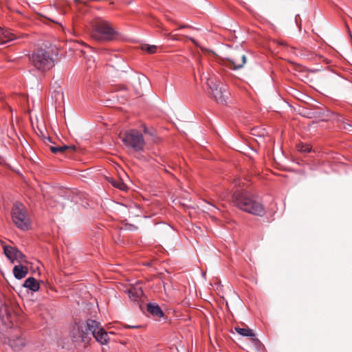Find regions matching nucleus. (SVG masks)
Here are the masks:
<instances>
[{
  "instance_id": "dca6fc26",
  "label": "nucleus",
  "mask_w": 352,
  "mask_h": 352,
  "mask_svg": "<svg viewBox=\"0 0 352 352\" xmlns=\"http://www.w3.org/2000/svg\"><path fill=\"white\" fill-rule=\"evenodd\" d=\"M13 274L16 279H21L24 278L27 274V268L22 265H15L13 269Z\"/></svg>"
},
{
  "instance_id": "9d476101",
  "label": "nucleus",
  "mask_w": 352,
  "mask_h": 352,
  "mask_svg": "<svg viewBox=\"0 0 352 352\" xmlns=\"http://www.w3.org/2000/svg\"><path fill=\"white\" fill-rule=\"evenodd\" d=\"M3 251L5 255L12 261L21 258L23 256V254L20 251H19L16 248L12 246L5 245L3 247Z\"/></svg>"
},
{
  "instance_id": "6ab92c4d",
  "label": "nucleus",
  "mask_w": 352,
  "mask_h": 352,
  "mask_svg": "<svg viewBox=\"0 0 352 352\" xmlns=\"http://www.w3.org/2000/svg\"><path fill=\"white\" fill-rule=\"evenodd\" d=\"M111 183L114 187L119 188L122 190H126L127 189L126 185L120 179L112 180Z\"/></svg>"
},
{
  "instance_id": "f8f14e48",
  "label": "nucleus",
  "mask_w": 352,
  "mask_h": 352,
  "mask_svg": "<svg viewBox=\"0 0 352 352\" xmlns=\"http://www.w3.org/2000/svg\"><path fill=\"white\" fill-rule=\"evenodd\" d=\"M9 345L12 350L19 351L25 345V342L21 336H14L9 339Z\"/></svg>"
},
{
  "instance_id": "2eb2a0df",
  "label": "nucleus",
  "mask_w": 352,
  "mask_h": 352,
  "mask_svg": "<svg viewBox=\"0 0 352 352\" xmlns=\"http://www.w3.org/2000/svg\"><path fill=\"white\" fill-rule=\"evenodd\" d=\"M23 285L24 287L28 288L32 292H37L40 288L38 283L33 277H29L27 278Z\"/></svg>"
},
{
  "instance_id": "39448f33",
  "label": "nucleus",
  "mask_w": 352,
  "mask_h": 352,
  "mask_svg": "<svg viewBox=\"0 0 352 352\" xmlns=\"http://www.w3.org/2000/svg\"><path fill=\"white\" fill-rule=\"evenodd\" d=\"M206 83L209 89V96L218 104H226L228 99L227 86L221 83L220 80L214 76L207 78Z\"/></svg>"
},
{
  "instance_id": "f257e3e1",
  "label": "nucleus",
  "mask_w": 352,
  "mask_h": 352,
  "mask_svg": "<svg viewBox=\"0 0 352 352\" xmlns=\"http://www.w3.org/2000/svg\"><path fill=\"white\" fill-rule=\"evenodd\" d=\"M72 336L76 342H87L89 335L91 334L96 340L100 344H107L109 341V334L112 332H107L99 322L88 319L85 323L74 326L72 330Z\"/></svg>"
},
{
  "instance_id": "c85d7f7f",
  "label": "nucleus",
  "mask_w": 352,
  "mask_h": 352,
  "mask_svg": "<svg viewBox=\"0 0 352 352\" xmlns=\"http://www.w3.org/2000/svg\"><path fill=\"white\" fill-rule=\"evenodd\" d=\"M136 296H139V293L138 292H136Z\"/></svg>"
},
{
  "instance_id": "f03ea898",
  "label": "nucleus",
  "mask_w": 352,
  "mask_h": 352,
  "mask_svg": "<svg viewBox=\"0 0 352 352\" xmlns=\"http://www.w3.org/2000/svg\"><path fill=\"white\" fill-rule=\"evenodd\" d=\"M233 201L239 209L245 212L258 216H263L265 214L263 205L247 191L235 192L233 195Z\"/></svg>"
},
{
  "instance_id": "393cba45",
  "label": "nucleus",
  "mask_w": 352,
  "mask_h": 352,
  "mask_svg": "<svg viewBox=\"0 0 352 352\" xmlns=\"http://www.w3.org/2000/svg\"><path fill=\"white\" fill-rule=\"evenodd\" d=\"M298 16H299V15H296L295 21H296L297 25L300 27V25L298 24Z\"/></svg>"
},
{
  "instance_id": "aec40b11",
  "label": "nucleus",
  "mask_w": 352,
  "mask_h": 352,
  "mask_svg": "<svg viewBox=\"0 0 352 352\" xmlns=\"http://www.w3.org/2000/svg\"><path fill=\"white\" fill-rule=\"evenodd\" d=\"M96 67L95 59L92 56L86 58V67L87 70L94 69Z\"/></svg>"
},
{
  "instance_id": "b1692460",
  "label": "nucleus",
  "mask_w": 352,
  "mask_h": 352,
  "mask_svg": "<svg viewBox=\"0 0 352 352\" xmlns=\"http://www.w3.org/2000/svg\"><path fill=\"white\" fill-rule=\"evenodd\" d=\"M344 129L346 130H348L349 131H352V125L350 124H346L344 126Z\"/></svg>"
},
{
  "instance_id": "bb28decb",
  "label": "nucleus",
  "mask_w": 352,
  "mask_h": 352,
  "mask_svg": "<svg viewBox=\"0 0 352 352\" xmlns=\"http://www.w3.org/2000/svg\"><path fill=\"white\" fill-rule=\"evenodd\" d=\"M144 131L145 133H148L146 127L144 128Z\"/></svg>"
},
{
  "instance_id": "ddd939ff",
  "label": "nucleus",
  "mask_w": 352,
  "mask_h": 352,
  "mask_svg": "<svg viewBox=\"0 0 352 352\" xmlns=\"http://www.w3.org/2000/svg\"><path fill=\"white\" fill-rule=\"evenodd\" d=\"M16 39V36L9 30L0 28V43L6 44L10 41Z\"/></svg>"
},
{
  "instance_id": "6e6552de",
  "label": "nucleus",
  "mask_w": 352,
  "mask_h": 352,
  "mask_svg": "<svg viewBox=\"0 0 352 352\" xmlns=\"http://www.w3.org/2000/svg\"><path fill=\"white\" fill-rule=\"evenodd\" d=\"M228 66L232 69L242 68L246 63V56L242 50H234L227 58Z\"/></svg>"
},
{
  "instance_id": "4468645a",
  "label": "nucleus",
  "mask_w": 352,
  "mask_h": 352,
  "mask_svg": "<svg viewBox=\"0 0 352 352\" xmlns=\"http://www.w3.org/2000/svg\"><path fill=\"white\" fill-rule=\"evenodd\" d=\"M147 311L153 316L161 318L164 316L162 309L156 303H148L147 305Z\"/></svg>"
},
{
  "instance_id": "7ed1b4c3",
  "label": "nucleus",
  "mask_w": 352,
  "mask_h": 352,
  "mask_svg": "<svg viewBox=\"0 0 352 352\" xmlns=\"http://www.w3.org/2000/svg\"><path fill=\"white\" fill-rule=\"evenodd\" d=\"M117 32L111 24L102 19H96L91 23L90 35L97 41H109L113 40Z\"/></svg>"
},
{
  "instance_id": "a211bd4d",
  "label": "nucleus",
  "mask_w": 352,
  "mask_h": 352,
  "mask_svg": "<svg viewBox=\"0 0 352 352\" xmlns=\"http://www.w3.org/2000/svg\"><path fill=\"white\" fill-rule=\"evenodd\" d=\"M67 149H72L74 151L76 149L75 146H51L50 150L54 153H63Z\"/></svg>"
},
{
  "instance_id": "9b49d317",
  "label": "nucleus",
  "mask_w": 352,
  "mask_h": 352,
  "mask_svg": "<svg viewBox=\"0 0 352 352\" xmlns=\"http://www.w3.org/2000/svg\"><path fill=\"white\" fill-rule=\"evenodd\" d=\"M0 318L6 326H9L12 322L13 316L9 307L6 305L0 307Z\"/></svg>"
},
{
  "instance_id": "cd10ccee",
  "label": "nucleus",
  "mask_w": 352,
  "mask_h": 352,
  "mask_svg": "<svg viewBox=\"0 0 352 352\" xmlns=\"http://www.w3.org/2000/svg\"><path fill=\"white\" fill-rule=\"evenodd\" d=\"M190 40L192 41L194 43H196L195 41L192 38H190Z\"/></svg>"
},
{
  "instance_id": "0eeeda50",
  "label": "nucleus",
  "mask_w": 352,
  "mask_h": 352,
  "mask_svg": "<svg viewBox=\"0 0 352 352\" xmlns=\"http://www.w3.org/2000/svg\"><path fill=\"white\" fill-rule=\"evenodd\" d=\"M120 138L127 148L135 152L144 151L146 143L143 135L138 131L135 129L126 131L123 136L120 135Z\"/></svg>"
},
{
  "instance_id": "4be33fe9",
  "label": "nucleus",
  "mask_w": 352,
  "mask_h": 352,
  "mask_svg": "<svg viewBox=\"0 0 352 352\" xmlns=\"http://www.w3.org/2000/svg\"><path fill=\"white\" fill-rule=\"evenodd\" d=\"M298 150L302 153H309L311 151V146L307 144H300L297 146Z\"/></svg>"
},
{
  "instance_id": "1a4fd4ad",
  "label": "nucleus",
  "mask_w": 352,
  "mask_h": 352,
  "mask_svg": "<svg viewBox=\"0 0 352 352\" xmlns=\"http://www.w3.org/2000/svg\"><path fill=\"white\" fill-rule=\"evenodd\" d=\"M50 91L52 98L54 100L55 102L60 103L63 100V91L60 85L57 82H55L51 87Z\"/></svg>"
},
{
  "instance_id": "f3484780",
  "label": "nucleus",
  "mask_w": 352,
  "mask_h": 352,
  "mask_svg": "<svg viewBox=\"0 0 352 352\" xmlns=\"http://www.w3.org/2000/svg\"><path fill=\"white\" fill-rule=\"evenodd\" d=\"M235 331L240 335L246 337L254 338L255 334L253 331L248 327H234Z\"/></svg>"
},
{
  "instance_id": "a878e982",
  "label": "nucleus",
  "mask_w": 352,
  "mask_h": 352,
  "mask_svg": "<svg viewBox=\"0 0 352 352\" xmlns=\"http://www.w3.org/2000/svg\"><path fill=\"white\" fill-rule=\"evenodd\" d=\"M189 27L188 25H182L180 26V28H188Z\"/></svg>"
},
{
  "instance_id": "20e7f679",
  "label": "nucleus",
  "mask_w": 352,
  "mask_h": 352,
  "mask_svg": "<svg viewBox=\"0 0 352 352\" xmlns=\"http://www.w3.org/2000/svg\"><path fill=\"white\" fill-rule=\"evenodd\" d=\"M52 55L51 50L37 49L32 52L30 60L36 70L45 72L55 65Z\"/></svg>"
},
{
  "instance_id": "423d86ee",
  "label": "nucleus",
  "mask_w": 352,
  "mask_h": 352,
  "mask_svg": "<svg viewBox=\"0 0 352 352\" xmlns=\"http://www.w3.org/2000/svg\"><path fill=\"white\" fill-rule=\"evenodd\" d=\"M12 219L16 226L22 230H27L31 226V221L26 208L21 203L14 204L12 209Z\"/></svg>"
},
{
  "instance_id": "412c9836",
  "label": "nucleus",
  "mask_w": 352,
  "mask_h": 352,
  "mask_svg": "<svg viewBox=\"0 0 352 352\" xmlns=\"http://www.w3.org/2000/svg\"><path fill=\"white\" fill-rule=\"evenodd\" d=\"M156 45H150L148 44H144L142 45V50L146 51L149 54H153L156 52Z\"/></svg>"
},
{
  "instance_id": "5701e85b",
  "label": "nucleus",
  "mask_w": 352,
  "mask_h": 352,
  "mask_svg": "<svg viewBox=\"0 0 352 352\" xmlns=\"http://www.w3.org/2000/svg\"><path fill=\"white\" fill-rule=\"evenodd\" d=\"M207 206H205V209L210 211V212H214V210H219V209L213 204H211L210 203H206Z\"/></svg>"
}]
</instances>
